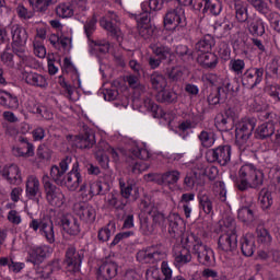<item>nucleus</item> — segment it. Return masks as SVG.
Instances as JSON below:
<instances>
[{
	"label": "nucleus",
	"instance_id": "1",
	"mask_svg": "<svg viewBox=\"0 0 280 280\" xmlns=\"http://www.w3.org/2000/svg\"><path fill=\"white\" fill-rule=\"evenodd\" d=\"M264 185V172L257 170L253 164L243 165L236 178L238 191L247 189H259Z\"/></svg>",
	"mask_w": 280,
	"mask_h": 280
},
{
	"label": "nucleus",
	"instance_id": "2",
	"mask_svg": "<svg viewBox=\"0 0 280 280\" xmlns=\"http://www.w3.org/2000/svg\"><path fill=\"white\" fill-rule=\"evenodd\" d=\"M97 25V15L94 14L90 20L84 23V32L89 40L90 54L92 56H97L98 54L106 55L110 51V42L106 39H93V34Z\"/></svg>",
	"mask_w": 280,
	"mask_h": 280
},
{
	"label": "nucleus",
	"instance_id": "3",
	"mask_svg": "<svg viewBox=\"0 0 280 280\" xmlns=\"http://www.w3.org/2000/svg\"><path fill=\"white\" fill-rule=\"evenodd\" d=\"M42 183L48 205L55 209H60V207L67 202V198L65 197L62 189L51 183L49 175H44Z\"/></svg>",
	"mask_w": 280,
	"mask_h": 280
},
{
	"label": "nucleus",
	"instance_id": "4",
	"mask_svg": "<svg viewBox=\"0 0 280 280\" xmlns=\"http://www.w3.org/2000/svg\"><path fill=\"white\" fill-rule=\"evenodd\" d=\"M187 26V18H185V9L177 7L170 9L164 16V27L167 32H180Z\"/></svg>",
	"mask_w": 280,
	"mask_h": 280
},
{
	"label": "nucleus",
	"instance_id": "5",
	"mask_svg": "<svg viewBox=\"0 0 280 280\" xmlns=\"http://www.w3.org/2000/svg\"><path fill=\"white\" fill-rule=\"evenodd\" d=\"M68 141L70 139L73 140L74 145L79 148V150H91L93 145H95V131L91 129L89 126L83 125L79 130V135L77 136H67Z\"/></svg>",
	"mask_w": 280,
	"mask_h": 280
},
{
	"label": "nucleus",
	"instance_id": "6",
	"mask_svg": "<svg viewBox=\"0 0 280 280\" xmlns=\"http://www.w3.org/2000/svg\"><path fill=\"white\" fill-rule=\"evenodd\" d=\"M75 163H80L78 162V159L66 156L63 160L60 161L59 166L52 165L50 167L51 180H54V183L59 187H62V185H65V174H67V170H69L70 167H72L73 170Z\"/></svg>",
	"mask_w": 280,
	"mask_h": 280
},
{
	"label": "nucleus",
	"instance_id": "7",
	"mask_svg": "<svg viewBox=\"0 0 280 280\" xmlns=\"http://www.w3.org/2000/svg\"><path fill=\"white\" fill-rule=\"evenodd\" d=\"M240 118V108L236 105L228 104L223 113H219L214 118V124L224 128L225 130H231V127Z\"/></svg>",
	"mask_w": 280,
	"mask_h": 280
},
{
	"label": "nucleus",
	"instance_id": "8",
	"mask_svg": "<svg viewBox=\"0 0 280 280\" xmlns=\"http://www.w3.org/2000/svg\"><path fill=\"white\" fill-rule=\"evenodd\" d=\"M232 149L229 144H222L206 152L209 163H219V165H229L231 163Z\"/></svg>",
	"mask_w": 280,
	"mask_h": 280
},
{
	"label": "nucleus",
	"instance_id": "9",
	"mask_svg": "<svg viewBox=\"0 0 280 280\" xmlns=\"http://www.w3.org/2000/svg\"><path fill=\"white\" fill-rule=\"evenodd\" d=\"M255 126H257L255 118L242 119L235 128L236 141H240V143H248V139L253 137Z\"/></svg>",
	"mask_w": 280,
	"mask_h": 280
},
{
	"label": "nucleus",
	"instance_id": "10",
	"mask_svg": "<svg viewBox=\"0 0 280 280\" xmlns=\"http://www.w3.org/2000/svg\"><path fill=\"white\" fill-rule=\"evenodd\" d=\"M100 25L103 26L117 43H121L124 40V33H121V28H119V16L117 14L112 13L110 20H106V18H102L100 20Z\"/></svg>",
	"mask_w": 280,
	"mask_h": 280
},
{
	"label": "nucleus",
	"instance_id": "11",
	"mask_svg": "<svg viewBox=\"0 0 280 280\" xmlns=\"http://www.w3.org/2000/svg\"><path fill=\"white\" fill-rule=\"evenodd\" d=\"M83 259L84 254L78 252L75 247L70 246L66 250V258L63 264L69 272H78L80 271V266H82Z\"/></svg>",
	"mask_w": 280,
	"mask_h": 280
},
{
	"label": "nucleus",
	"instance_id": "12",
	"mask_svg": "<svg viewBox=\"0 0 280 280\" xmlns=\"http://www.w3.org/2000/svg\"><path fill=\"white\" fill-rule=\"evenodd\" d=\"M166 222L168 224V234L173 240H178V237L185 235V220L180 218V214L171 213L166 218Z\"/></svg>",
	"mask_w": 280,
	"mask_h": 280
},
{
	"label": "nucleus",
	"instance_id": "13",
	"mask_svg": "<svg viewBox=\"0 0 280 280\" xmlns=\"http://www.w3.org/2000/svg\"><path fill=\"white\" fill-rule=\"evenodd\" d=\"M264 80V68H249L241 78L242 85L245 89H254L257 84H261Z\"/></svg>",
	"mask_w": 280,
	"mask_h": 280
},
{
	"label": "nucleus",
	"instance_id": "14",
	"mask_svg": "<svg viewBox=\"0 0 280 280\" xmlns=\"http://www.w3.org/2000/svg\"><path fill=\"white\" fill-rule=\"evenodd\" d=\"M73 211L74 213H77L80 220H82L86 224H93L95 222V218L97 217L95 208L84 201L74 203Z\"/></svg>",
	"mask_w": 280,
	"mask_h": 280
},
{
	"label": "nucleus",
	"instance_id": "15",
	"mask_svg": "<svg viewBox=\"0 0 280 280\" xmlns=\"http://www.w3.org/2000/svg\"><path fill=\"white\" fill-rule=\"evenodd\" d=\"M137 30L141 38L150 40V38L154 36V32H156V26L152 24V20L148 13H142L140 19L137 21Z\"/></svg>",
	"mask_w": 280,
	"mask_h": 280
},
{
	"label": "nucleus",
	"instance_id": "16",
	"mask_svg": "<svg viewBox=\"0 0 280 280\" xmlns=\"http://www.w3.org/2000/svg\"><path fill=\"white\" fill-rule=\"evenodd\" d=\"M117 270H119V266L114 260L106 258L97 269L96 279L97 280L115 279V277H117Z\"/></svg>",
	"mask_w": 280,
	"mask_h": 280
},
{
	"label": "nucleus",
	"instance_id": "17",
	"mask_svg": "<svg viewBox=\"0 0 280 280\" xmlns=\"http://www.w3.org/2000/svg\"><path fill=\"white\" fill-rule=\"evenodd\" d=\"M237 218L244 224H253L258 218L257 205L254 201H249L241 207L237 211Z\"/></svg>",
	"mask_w": 280,
	"mask_h": 280
},
{
	"label": "nucleus",
	"instance_id": "18",
	"mask_svg": "<svg viewBox=\"0 0 280 280\" xmlns=\"http://www.w3.org/2000/svg\"><path fill=\"white\" fill-rule=\"evenodd\" d=\"M68 191H75L82 185V174L80 173V163H74V167L66 175L63 180Z\"/></svg>",
	"mask_w": 280,
	"mask_h": 280
},
{
	"label": "nucleus",
	"instance_id": "19",
	"mask_svg": "<svg viewBox=\"0 0 280 280\" xmlns=\"http://www.w3.org/2000/svg\"><path fill=\"white\" fill-rule=\"evenodd\" d=\"M192 255H196L199 264L202 266H211L213 259V249L205 245L202 241L192 248Z\"/></svg>",
	"mask_w": 280,
	"mask_h": 280
},
{
	"label": "nucleus",
	"instance_id": "20",
	"mask_svg": "<svg viewBox=\"0 0 280 280\" xmlns=\"http://www.w3.org/2000/svg\"><path fill=\"white\" fill-rule=\"evenodd\" d=\"M218 244L224 253H233V250H237V234L226 232L219 237Z\"/></svg>",
	"mask_w": 280,
	"mask_h": 280
},
{
	"label": "nucleus",
	"instance_id": "21",
	"mask_svg": "<svg viewBox=\"0 0 280 280\" xmlns=\"http://www.w3.org/2000/svg\"><path fill=\"white\" fill-rule=\"evenodd\" d=\"M150 49L152 50V54L156 56V58L162 61L166 60L167 65H172V62L174 61V52L168 46L159 43L151 44Z\"/></svg>",
	"mask_w": 280,
	"mask_h": 280
},
{
	"label": "nucleus",
	"instance_id": "22",
	"mask_svg": "<svg viewBox=\"0 0 280 280\" xmlns=\"http://www.w3.org/2000/svg\"><path fill=\"white\" fill-rule=\"evenodd\" d=\"M1 174L4 178H7L10 185H21V183H23V177H21V170L16 166V164L4 166Z\"/></svg>",
	"mask_w": 280,
	"mask_h": 280
},
{
	"label": "nucleus",
	"instance_id": "23",
	"mask_svg": "<svg viewBox=\"0 0 280 280\" xmlns=\"http://www.w3.org/2000/svg\"><path fill=\"white\" fill-rule=\"evenodd\" d=\"M61 226L68 235H80V222L71 214L61 218Z\"/></svg>",
	"mask_w": 280,
	"mask_h": 280
},
{
	"label": "nucleus",
	"instance_id": "24",
	"mask_svg": "<svg viewBox=\"0 0 280 280\" xmlns=\"http://www.w3.org/2000/svg\"><path fill=\"white\" fill-rule=\"evenodd\" d=\"M180 180V173L177 170H172L163 173L158 179V185H164V187H170L171 185H176Z\"/></svg>",
	"mask_w": 280,
	"mask_h": 280
},
{
	"label": "nucleus",
	"instance_id": "25",
	"mask_svg": "<svg viewBox=\"0 0 280 280\" xmlns=\"http://www.w3.org/2000/svg\"><path fill=\"white\" fill-rule=\"evenodd\" d=\"M26 196L31 199L40 196V182L34 175H30L26 179Z\"/></svg>",
	"mask_w": 280,
	"mask_h": 280
},
{
	"label": "nucleus",
	"instance_id": "26",
	"mask_svg": "<svg viewBox=\"0 0 280 280\" xmlns=\"http://www.w3.org/2000/svg\"><path fill=\"white\" fill-rule=\"evenodd\" d=\"M174 257L176 264L185 266V264H189V261H191V252L186 246L177 245L174 247Z\"/></svg>",
	"mask_w": 280,
	"mask_h": 280
},
{
	"label": "nucleus",
	"instance_id": "27",
	"mask_svg": "<svg viewBox=\"0 0 280 280\" xmlns=\"http://www.w3.org/2000/svg\"><path fill=\"white\" fill-rule=\"evenodd\" d=\"M40 235L47 240L49 244L56 242V233L54 232V222L50 219L42 220Z\"/></svg>",
	"mask_w": 280,
	"mask_h": 280
},
{
	"label": "nucleus",
	"instance_id": "28",
	"mask_svg": "<svg viewBox=\"0 0 280 280\" xmlns=\"http://www.w3.org/2000/svg\"><path fill=\"white\" fill-rule=\"evenodd\" d=\"M0 105L4 106V108H11V109H16L19 108V97L16 95L3 91H0Z\"/></svg>",
	"mask_w": 280,
	"mask_h": 280
},
{
	"label": "nucleus",
	"instance_id": "29",
	"mask_svg": "<svg viewBox=\"0 0 280 280\" xmlns=\"http://www.w3.org/2000/svg\"><path fill=\"white\" fill-rule=\"evenodd\" d=\"M197 60L203 69H215L218 67V56L211 51L202 52Z\"/></svg>",
	"mask_w": 280,
	"mask_h": 280
},
{
	"label": "nucleus",
	"instance_id": "30",
	"mask_svg": "<svg viewBox=\"0 0 280 280\" xmlns=\"http://www.w3.org/2000/svg\"><path fill=\"white\" fill-rule=\"evenodd\" d=\"M155 100L160 104H176L178 102V94L173 90H162L158 92Z\"/></svg>",
	"mask_w": 280,
	"mask_h": 280
},
{
	"label": "nucleus",
	"instance_id": "31",
	"mask_svg": "<svg viewBox=\"0 0 280 280\" xmlns=\"http://www.w3.org/2000/svg\"><path fill=\"white\" fill-rule=\"evenodd\" d=\"M26 84L31 86H37L39 89H47V79L36 72H27L25 75Z\"/></svg>",
	"mask_w": 280,
	"mask_h": 280
},
{
	"label": "nucleus",
	"instance_id": "32",
	"mask_svg": "<svg viewBox=\"0 0 280 280\" xmlns=\"http://www.w3.org/2000/svg\"><path fill=\"white\" fill-rule=\"evenodd\" d=\"M221 93L223 94V100H226L228 94L235 95V93L240 92V83L235 80L231 81L229 79H224L221 86Z\"/></svg>",
	"mask_w": 280,
	"mask_h": 280
},
{
	"label": "nucleus",
	"instance_id": "33",
	"mask_svg": "<svg viewBox=\"0 0 280 280\" xmlns=\"http://www.w3.org/2000/svg\"><path fill=\"white\" fill-rule=\"evenodd\" d=\"M256 139H269L275 135V124L272 122H264L262 125L258 126L256 129Z\"/></svg>",
	"mask_w": 280,
	"mask_h": 280
},
{
	"label": "nucleus",
	"instance_id": "34",
	"mask_svg": "<svg viewBox=\"0 0 280 280\" xmlns=\"http://www.w3.org/2000/svg\"><path fill=\"white\" fill-rule=\"evenodd\" d=\"M62 69L63 71H66V73H72V78H74V86H78V89H80L82 84V82L80 81V73L78 72V69L75 68V66H73V62H71V59L69 57H66L63 59Z\"/></svg>",
	"mask_w": 280,
	"mask_h": 280
},
{
	"label": "nucleus",
	"instance_id": "35",
	"mask_svg": "<svg viewBox=\"0 0 280 280\" xmlns=\"http://www.w3.org/2000/svg\"><path fill=\"white\" fill-rule=\"evenodd\" d=\"M233 10L238 23H246L248 21V7L244 2H235Z\"/></svg>",
	"mask_w": 280,
	"mask_h": 280
},
{
	"label": "nucleus",
	"instance_id": "36",
	"mask_svg": "<svg viewBox=\"0 0 280 280\" xmlns=\"http://www.w3.org/2000/svg\"><path fill=\"white\" fill-rule=\"evenodd\" d=\"M150 82H151V86L152 89H154V91H164V89H166L167 86V79H165V75L159 73V72H153L150 75Z\"/></svg>",
	"mask_w": 280,
	"mask_h": 280
},
{
	"label": "nucleus",
	"instance_id": "37",
	"mask_svg": "<svg viewBox=\"0 0 280 280\" xmlns=\"http://www.w3.org/2000/svg\"><path fill=\"white\" fill-rule=\"evenodd\" d=\"M18 141L22 144L21 148L16 149L20 156H34V144L27 138L20 136Z\"/></svg>",
	"mask_w": 280,
	"mask_h": 280
},
{
	"label": "nucleus",
	"instance_id": "38",
	"mask_svg": "<svg viewBox=\"0 0 280 280\" xmlns=\"http://www.w3.org/2000/svg\"><path fill=\"white\" fill-rule=\"evenodd\" d=\"M215 45V39L211 35H205L197 44V51H201V54L209 52Z\"/></svg>",
	"mask_w": 280,
	"mask_h": 280
},
{
	"label": "nucleus",
	"instance_id": "39",
	"mask_svg": "<svg viewBox=\"0 0 280 280\" xmlns=\"http://www.w3.org/2000/svg\"><path fill=\"white\" fill-rule=\"evenodd\" d=\"M248 32L252 36H264L266 34V23L261 19L254 20L248 25Z\"/></svg>",
	"mask_w": 280,
	"mask_h": 280
},
{
	"label": "nucleus",
	"instance_id": "40",
	"mask_svg": "<svg viewBox=\"0 0 280 280\" xmlns=\"http://www.w3.org/2000/svg\"><path fill=\"white\" fill-rule=\"evenodd\" d=\"M241 250L245 257H253L255 254V238L244 236L241 240Z\"/></svg>",
	"mask_w": 280,
	"mask_h": 280
},
{
	"label": "nucleus",
	"instance_id": "41",
	"mask_svg": "<svg viewBox=\"0 0 280 280\" xmlns=\"http://www.w3.org/2000/svg\"><path fill=\"white\" fill-rule=\"evenodd\" d=\"M45 257H47V253L43 247H32L28 252V261L35 266L37 264H43Z\"/></svg>",
	"mask_w": 280,
	"mask_h": 280
},
{
	"label": "nucleus",
	"instance_id": "42",
	"mask_svg": "<svg viewBox=\"0 0 280 280\" xmlns=\"http://www.w3.org/2000/svg\"><path fill=\"white\" fill-rule=\"evenodd\" d=\"M249 5L256 10V12H259V14H264V16L270 15L272 13V10L270 9V5H268V2L265 0H246Z\"/></svg>",
	"mask_w": 280,
	"mask_h": 280
},
{
	"label": "nucleus",
	"instance_id": "43",
	"mask_svg": "<svg viewBox=\"0 0 280 280\" xmlns=\"http://www.w3.org/2000/svg\"><path fill=\"white\" fill-rule=\"evenodd\" d=\"M205 3L203 13L208 10L210 11L213 16H220L222 12V2L220 0H201Z\"/></svg>",
	"mask_w": 280,
	"mask_h": 280
},
{
	"label": "nucleus",
	"instance_id": "44",
	"mask_svg": "<svg viewBox=\"0 0 280 280\" xmlns=\"http://www.w3.org/2000/svg\"><path fill=\"white\" fill-rule=\"evenodd\" d=\"M156 229V225L153 221L150 220V217L145 214L140 215V231L144 235H152Z\"/></svg>",
	"mask_w": 280,
	"mask_h": 280
},
{
	"label": "nucleus",
	"instance_id": "45",
	"mask_svg": "<svg viewBox=\"0 0 280 280\" xmlns=\"http://www.w3.org/2000/svg\"><path fill=\"white\" fill-rule=\"evenodd\" d=\"M91 196H106L108 194V184L96 180L90 184Z\"/></svg>",
	"mask_w": 280,
	"mask_h": 280
},
{
	"label": "nucleus",
	"instance_id": "46",
	"mask_svg": "<svg viewBox=\"0 0 280 280\" xmlns=\"http://www.w3.org/2000/svg\"><path fill=\"white\" fill-rule=\"evenodd\" d=\"M144 106L152 113V117H154L155 119H163V117L165 116V112H163V108L159 107V105H156L154 101L149 97L144 98Z\"/></svg>",
	"mask_w": 280,
	"mask_h": 280
},
{
	"label": "nucleus",
	"instance_id": "47",
	"mask_svg": "<svg viewBox=\"0 0 280 280\" xmlns=\"http://www.w3.org/2000/svg\"><path fill=\"white\" fill-rule=\"evenodd\" d=\"M12 45H25L27 43V31L25 28L16 26L12 31Z\"/></svg>",
	"mask_w": 280,
	"mask_h": 280
},
{
	"label": "nucleus",
	"instance_id": "48",
	"mask_svg": "<svg viewBox=\"0 0 280 280\" xmlns=\"http://www.w3.org/2000/svg\"><path fill=\"white\" fill-rule=\"evenodd\" d=\"M212 191L217 200H219L220 202H226V187L224 185V182H214Z\"/></svg>",
	"mask_w": 280,
	"mask_h": 280
},
{
	"label": "nucleus",
	"instance_id": "49",
	"mask_svg": "<svg viewBox=\"0 0 280 280\" xmlns=\"http://www.w3.org/2000/svg\"><path fill=\"white\" fill-rule=\"evenodd\" d=\"M199 207L202 208V211L209 215V213H213V201H211V197L207 194H199Z\"/></svg>",
	"mask_w": 280,
	"mask_h": 280
},
{
	"label": "nucleus",
	"instance_id": "50",
	"mask_svg": "<svg viewBox=\"0 0 280 280\" xmlns=\"http://www.w3.org/2000/svg\"><path fill=\"white\" fill-rule=\"evenodd\" d=\"M165 259V253L159 247V245H151V254L149 256V264L154 265Z\"/></svg>",
	"mask_w": 280,
	"mask_h": 280
},
{
	"label": "nucleus",
	"instance_id": "51",
	"mask_svg": "<svg viewBox=\"0 0 280 280\" xmlns=\"http://www.w3.org/2000/svg\"><path fill=\"white\" fill-rule=\"evenodd\" d=\"M28 3L35 12L45 13L49 9L50 4L54 3V0H28Z\"/></svg>",
	"mask_w": 280,
	"mask_h": 280
},
{
	"label": "nucleus",
	"instance_id": "52",
	"mask_svg": "<svg viewBox=\"0 0 280 280\" xmlns=\"http://www.w3.org/2000/svg\"><path fill=\"white\" fill-rule=\"evenodd\" d=\"M106 203L112 209H116V211H124V209H126V202H124V200H119L115 194H109L107 196Z\"/></svg>",
	"mask_w": 280,
	"mask_h": 280
},
{
	"label": "nucleus",
	"instance_id": "53",
	"mask_svg": "<svg viewBox=\"0 0 280 280\" xmlns=\"http://www.w3.org/2000/svg\"><path fill=\"white\" fill-rule=\"evenodd\" d=\"M259 202H260L261 209L264 210L270 209V207H272V192L262 188L259 192Z\"/></svg>",
	"mask_w": 280,
	"mask_h": 280
},
{
	"label": "nucleus",
	"instance_id": "54",
	"mask_svg": "<svg viewBox=\"0 0 280 280\" xmlns=\"http://www.w3.org/2000/svg\"><path fill=\"white\" fill-rule=\"evenodd\" d=\"M176 54L185 62H191L194 60V51L185 45L177 46Z\"/></svg>",
	"mask_w": 280,
	"mask_h": 280
},
{
	"label": "nucleus",
	"instance_id": "55",
	"mask_svg": "<svg viewBox=\"0 0 280 280\" xmlns=\"http://www.w3.org/2000/svg\"><path fill=\"white\" fill-rule=\"evenodd\" d=\"M231 30H233V23L224 22L214 26V33L219 38H224L231 34Z\"/></svg>",
	"mask_w": 280,
	"mask_h": 280
},
{
	"label": "nucleus",
	"instance_id": "56",
	"mask_svg": "<svg viewBox=\"0 0 280 280\" xmlns=\"http://www.w3.org/2000/svg\"><path fill=\"white\" fill-rule=\"evenodd\" d=\"M163 3H165V0H148L147 2H142L141 8L144 11V14H148V8L149 10L156 12L163 9Z\"/></svg>",
	"mask_w": 280,
	"mask_h": 280
},
{
	"label": "nucleus",
	"instance_id": "57",
	"mask_svg": "<svg viewBox=\"0 0 280 280\" xmlns=\"http://www.w3.org/2000/svg\"><path fill=\"white\" fill-rule=\"evenodd\" d=\"M115 223L109 222L105 228H102L98 231V240L100 242H108L110 240V235L115 233Z\"/></svg>",
	"mask_w": 280,
	"mask_h": 280
},
{
	"label": "nucleus",
	"instance_id": "58",
	"mask_svg": "<svg viewBox=\"0 0 280 280\" xmlns=\"http://www.w3.org/2000/svg\"><path fill=\"white\" fill-rule=\"evenodd\" d=\"M256 233L259 244H265L266 246H268V244L272 242V236L270 235V232H268L266 228L258 226L256 229Z\"/></svg>",
	"mask_w": 280,
	"mask_h": 280
},
{
	"label": "nucleus",
	"instance_id": "59",
	"mask_svg": "<svg viewBox=\"0 0 280 280\" xmlns=\"http://www.w3.org/2000/svg\"><path fill=\"white\" fill-rule=\"evenodd\" d=\"M56 14L59 19H71L73 16V9L67 3H61L56 8Z\"/></svg>",
	"mask_w": 280,
	"mask_h": 280
},
{
	"label": "nucleus",
	"instance_id": "60",
	"mask_svg": "<svg viewBox=\"0 0 280 280\" xmlns=\"http://www.w3.org/2000/svg\"><path fill=\"white\" fill-rule=\"evenodd\" d=\"M199 141H201L202 148H211L215 143V138H213V132L201 131L198 136Z\"/></svg>",
	"mask_w": 280,
	"mask_h": 280
},
{
	"label": "nucleus",
	"instance_id": "61",
	"mask_svg": "<svg viewBox=\"0 0 280 280\" xmlns=\"http://www.w3.org/2000/svg\"><path fill=\"white\" fill-rule=\"evenodd\" d=\"M129 167L132 174H141L142 172L150 170V163L143 161H132L129 163Z\"/></svg>",
	"mask_w": 280,
	"mask_h": 280
},
{
	"label": "nucleus",
	"instance_id": "62",
	"mask_svg": "<svg viewBox=\"0 0 280 280\" xmlns=\"http://www.w3.org/2000/svg\"><path fill=\"white\" fill-rule=\"evenodd\" d=\"M245 68H246V62H244V60H242V59H232L230 61V69L236 75H243Z\"/></svg>",
	"mask_w": 280,
	"mask_h": 280
},
{
	"label": "nucleus",
	"instance_id": "63",
	"mask_svg": "<svg viewBox=\"0 0 280 280\" xmlns=\"http://www.w3.org/2000/svg\"><path fill=\"white\" fill-rule=\"evenodd\" d=\"M202 242V238H200L198 235L190 233L185 238H182V246H185L189 248V244L192 245V248H196L200 243Z\"/></svg>",
	"mask_w": 280,
	"mask_h": 280
},
{
	"label": "nucleus",
	"instance_id": "64",
	"mask_svg": "<svg viewBox=\"0 0 280 280\" xmlns=\"http://www.w3.org/2000/svg\"><path fill=\"white\" fill-rule=\"evenodd\" d=\"M151 253H152V245L143 249H140L136 255L137 261H139L140 264H149Z\"/></svg>",
	"mask_w": 280,
	"mask_h": 280
}]
</instances>
